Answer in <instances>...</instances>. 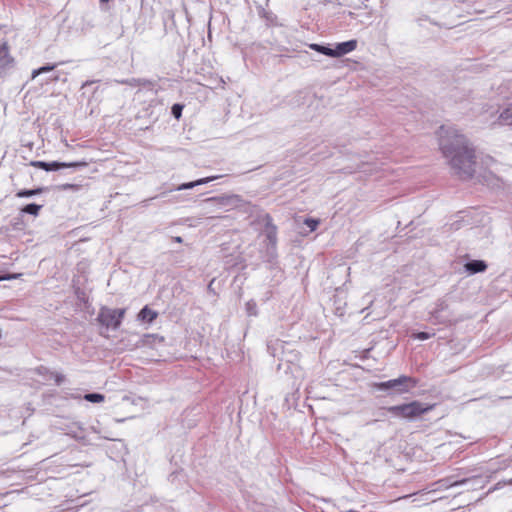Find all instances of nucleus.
<instances>
[{
    "mask_svg": "<svg viewBox=\"0 0 512 512\" xmlns=\"http://www.w3.org/2000/svg\"><path fill=\"white\" fill-rule=\"evenodd\" d=\"M357 44L358 42L355 39L339 43L335 48H330L329 57L338 58L348 54L357 48Z\"/></svg>",
    "mask_w": 512,
    "mask_h": 512,
    "instance_id": "5",
    "label": "nucleus"
},
{
    "mask_svg": "<svg viewBox=\"0 0 512 512\" xmlns=\"http://www.w3.org/2000/svg\"><path fill=\"white\" fill-rule=\"evenodd\" d=\"M405 387H406L405 384H398V386L396 388L399 390L400 388H405Z\"/></svg>",
    "mask_w": 512,
    "mask_h": 512,
    "instance_id": "27",
    "label": "nucleus"
},
{
    "mask_svg": "<svg viewBox=\"0 0 512 512\" xmlns=\"http://www.w3.org/2000/svg\"><path fill=\"white\" fill-rule=\"evenodd\" d=\"M157 317L158 312L147 305L144 306L137 315L138 320L145 323H152Z\"/></svg>",
    "mask_w": 512,
    "mask_h": 512,
    "instance_id": "9",
    "label": "nucleus"
},
{
    "mask_svg": "<svg viewBox=\"0 0 512 512\" xmlns=\"http://www.w3.org/2000/svg\"><path fill=\"white\" fill-rule=\"evenodd\" d=\"M49 379H52L55 382L56 385H60L64 381L65 377L61 373L52 372L51 376L49 377Z\"/></svg>",
    "mask_w": 512,
    "mask_h": 512,
    "instance_id": "21",
    "label": "nucleus"
},
{
    "mask_svg": "<svg viewBox=\"0 0 512 512\" xmlns=\"http://www.w3.org/2000/svg\"><path fill=\"white\" fill-rule=\"evenodd\" d=\"M125 314V308L111 309L108 307H102L99 310L97 321L107 328L118 329L122 323Z\"/></svg>",
    "mask_w": 512,
    "mask_h": 512,
    "instance_id": "3",
    "label": "nucleus"
},
{
    "mask_svg": "<svg viewBox=\"0 0 512 512\" xmlns=\"http://www.w3.org/2000/svg\"><path fill=\"white\" fill-rule=\"evenodd\" d=\"M304 223L310 228L311 231H314L319 225V221L312 218H307Z\"/></svg>",
    "mask_w": 512,
    "mask_h": 512,
    "instance_id": "23",
    "label": "nucleus"
},
{
    "mask_svg": "<svg viewBox=\"0 0 512 512\" xmlns=\"http://www.w3.org/2000/svg\"><path fill=\"white\" fill-rule=\"evenodd\" d=\"M56 64H48L32 71V79H35L38 75L50 72L56 68Z\"/></svg>",
    "mask_w": 512,
    "mask_h": 512,
    "instance_id": "16",
    "label": "nucleus"
},
{
    "mask_svg": "<svg viewBox=\"0 0 512 512\" xmlns=\"http://www.w3.org/2000/svg\"><path fill=\"white\" fill-rule=\"evenodd\" d=\"M21 276L20 273H16V274H6V275H3V276H0V281L2 280H12V279H17Z\"/></svg>",
    "mask_w": 512,
    "mask_h": 512,
    "instance_id": "25",
    "label": "nucleus"
},
{
    "mask_svg": "<svg viewBox=\"0 0 512 512\" xmlns=\"http://www.w3.org/2000/svg\"><path fill=\"white\" fill-rule=\"evenodd\" d=\"M81 188V185L79 184H72V183H65V184H61L58 186V189L61 190V191H66V190H74V191H77Z\"/></svg>",
    "mask_w": 512,
    "mask_h": 512,
    "instance_id": "19",
    "label": "nucleus"
},
{
    "mask_svg": "<svg viewBox=\"0 0 512 512\" xmlns=\"http://www.w3.org/2000/svg\"><path fill=\"white\" fill-rule=\"evenodd\" d=\"M219 177L220 176H210V177L198 179V180L193 181V182L184 183V184L179 186V190L191 189V188H193L195 186L206 184L208 182L214 181V180L218 179Z\"/></svg>",
    "mask_w": 512,
    "mask_h": 512,
    "instance_id": "11",
    "label": "nucleus"
},
{
    "mask_svg": "<svg viewBox=\"0 0 512 512\" xmlns=\"http://www.w3.org/2000/svg\"><path fill=\"white\" fill-rule=\"evenodd\" d=\"M14 63V58L10 55L9 45L6 41L0 44V68H7Z\"/></svg>",
    "mask_w": 512,
    "mask_h": 512,
    "instance_id": "7",
    "label": "nucleus"
},
{
    "mask_svg": "<svg viewBox=\"0 0 512 512\" xmlns=\"http://www.w3.org/2000/svg\"><path fill=\"white\" fill-rule=\"evenodd\" d=\"M398 384L406 385L405 388L399 389L400 393H406L409 391V389L416 387L418 384V381L413 377L402 375V376L398 377L397 379H392V380H389L386 382L375 383L373 386L379 390H387V389L396 388L398 386Z\"/></svg>",
    "mask_w": 512,
    "mask_h": 512,
    "instance_id": "4",
    "label": "nucleus"
},
{
    "mask_svg": "<svg viewBox=\"0 0 512 512\" xmlns=\"http://www.w3.org/2000/svg\"><path fill=\"white\" fill-rule=\"evenodd\" d=\"M503 124L512 125V107L503 110L499 116Z\"/></svg>",
    "mask_w": 512,
    "mask_h": 512,
    "instance_id": "12",
    "label": "nucleus"
},
{
    "mask_svg": "<svg viewBox=\"0 0 512 512\" xmlns=\"http://www.w3.org/2000/svg\"><path fill=\"white\" fill-rule=\"evenodd\" d=\"M415 337L419 340H427L431 337V335L427 332H419L415 335Z\"/></svg>",
    "mask_w": 512,
    "mask_h": 512,
    "instance_id": "26",
    "label": "nucleus"
},
{
    "mask_svg": "<svg viewBox=\"0 0 512 512\" xmlns=\"http://www.w3.org/2000/svg\"><path fill=\"white\" fill-rule=\"evenodd\" d=\"M42 206L37 204H28L24 206L21 211L26 214L37 216L41 210Z\"/></svg>",
    "mask_w": 512,
    "mask_h": 512,
    "instance_id": "13",
    "label": "nucleus"
},
{
    "mask_svg": "<svg viewBox=\"0 0 512 512\" xmlns=\"http://www.w3.org/2000/svg\"><path fill=\"white\" fill-rule=\"evenodd\" d=\"M31 166L35 167V168H40V169H47V163L46 162H43V161H32L30 163Z\"/></svg>",
    "mask_w": 512,
    "mask_h": 512,
    "instance_id": "24",
    "label": "nucleus"
},
{
    "mask_svg": "<svg viewBox=\"0 0 512 512\" xmlns=\"http://www.w3.org/2000/svg\"><path fill=\"white\" fill-rule=\"evenodd\" d=\"M435 404L424 405L419 401H412L400 405L387 407L386 410L395 417L413 420L431 411Z\"/></svg>",
    "mask_w": 512,
    "mask_h": 512,
    "instance_id": "2",
    "label": "nucleus"
},
{
    "mask_svg": "<svg viewBox=\"0 0 512 512\" xmlns=\"http://www.w3.org/2000/svg\"><path fill=\"white\" fill-rule=\"evenodd\" d=\"M43 190H44L43 188H36V189H31V190H20L16 193V196L19 198L31 197L34 195L41 194L43 192Z\"/></svg>",
    "mask_w": 512,
    "mask_h": 512,
    "instance_id": "14",
    "label": "nucleus"
},
{
    "mask_svg": "<svg viewBox=\"0 0 512 512\" xmlns=\"http://www.w3.org/2000/svg\"><path fill=\"white\" fill-rule=\"evenodd\" d=\"M310 48L316 52H319V53L325 55V56H329V50H330L329 47L319 45V44H311Z\"/></svg>",
    "mask_w": 512,
    "mask_h": 512,
    "instance_id": "18",
    "label": "nucleus"
},
{
    "mask_svg": "<svg viewBox=\"0 0 512 512\" xmlns=\"http://www.w3.org/2000/svg\"><path fill=\"white\" fill-rule=\"evenodd\" d=\"M183 106L180 104H174L172 106V114L176 119H179L182 115Z\"/></svg>",
    "mask_w": 512,
    "mask_h": 512,
    "instance_id": "22",
    "label": "nucleus"
},
{
    "mask_svg": "<svg viewBox=\"0 0 512 512\" xmlns=\"http://www.w3.org/2000/svg\"><path fill=\"white\" fill-rule=\"evenodd\" d=\"M88 162L86 161H77V162H52L47 163V169L45 171H55L61 168H76V167H86Z\"/></svg>",
    "mask_w": 512,
    "mask_h": 512,
    "instance_id": "8",
    "label": "nucleus"
},
{
    "mask_svg": "<svg viewBox=\"0 0 512 512\" xmlns=\"http://www.w3.org/2000/svg\"><path fill=\"white\" fill-rule=\"evenodd\" d=\"M465 268L470 273H479V272L485 271L487 268V265L482 260H472V261L466 263Z\"/></svg>",
    "mask_w": 512,
    "mask_h": 512,
    "instance_id": "10",
    "label": "nucleus"
},
{
    "mask_svg": "<svg viewBox=\"0 0 512 512\" xmlns=\"http://www.w3.org/2000/svg\"><path fill=\"white\" fill-rule=\"evenodd\" d=\"M34 372H35V374H37L39 376H42L44 378H49L53 371H50L49 368L41 365V366L36 367L34 369Z\"/></svg>",
    "mask_w": 512,
    "mask_h": 512,
    "instance_id": "17",
    "label": "nucleus"
},
{
    "mask_svg": "<svg viewBox=\"0 0 512 512\" xmlns=\"http://www.w3.org/2000/svg\"><path fill=\"white\" fill-rule=\"evenodd\" d=\"M110 0H100L101 3H107L109 2Z\"/></svg>",
    "mask_w": 512,
    "mask_h": 512,
    "instance_id": "28",
    "label": "nucleus"
},
{
    "mask_svg": "<svg viewBox=\"0 0 512 512\" xmlns=\"http://www.w3.org/2000/svg\"><path fill=\"white\" fill-rule=\"evenodd\" d=\"M439 147L454 173L460 179H469L475 173L476 155L466 137L452 127L441 126Z\"/></svg>",
    "mask_w": 512,
    "mask_h": 512,
    "instance_id": "1",
    "label": "nucleus"
},
{
    "mask_svg": "<svg viewBox=\"0 0 512 512\" xmlns=\"http://www.w3.org/2000/svg\"><path fill=\"white\" fill-rule=\"evenodd\" d=\"M466 480H454L453 477L440 479L432 484V492L446 490L454 486L464 484Z\"/></svg>",
    "mask_w": 512,
    "mask_h": 512,
    "instance_id": "6",
    "label": "nucleus"
},
{
    "mask_svg": "<svg viewBox=\"0 0 512 512\" xmlns=\"http://www.w3.org/2000/svg\"><path fill=\"white\" fill-rule=\"evenodd\" d=\"M267 237L273 245L276 243V227L274 225L268 227Z\"/></svg>",
    "mask_w": 512,
    "mask_h": 512,
    "instance_id": "20",
    "label": "nucleus"
},
{
    "mask_svg": "<svg viewBox=\"0 0 512 512\" xmlns=\"http://www.w3.org/2000/svg\"><path fill=\"white\" fill-rule=\"evenodd\" d=\"M83 398L92 403H101L105 400V396L100 393H88L83 396Z\"/></svg>",
    "mask_w": 512,
    "mask_h": 512,
    "instance_id": "15",
    "label": "nucleus"
}]
</instances>
